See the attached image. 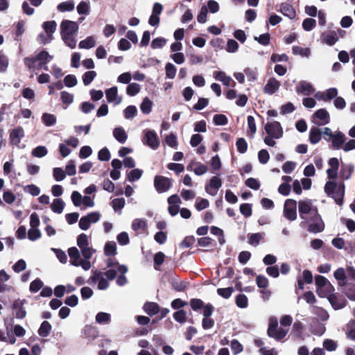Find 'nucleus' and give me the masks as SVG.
<instances>
[{
	"instance_id": "1",
	"label": "nucleus",
	"mask_w": 355,
	"mask_h": 355,
	"mask_svg": "<svg viewBox=\"0 0 355 355\" xmlns=\"http://www.w3.org/2000/svg\"><path fill=\"white\" fill-rule=\"evenodd\" d=\"M52 59L53 56L49 55L48 51L43 50L37 53L35 57H26L24 59V63L29 70H34L35 69V63L38 61V69L47 71V64Z\"/></svg>"
},
{
	"instance_id": "2",
	"label": "nucleus",
	"mask_w": 355,
	"mask_h": 355,
	"mask_svg": "<svg viewBox=\"0 0 355 355\" xmlns=\"http://www.w3.org/2000/svg\"><path fill=\"white\" fill-rule=\"evenodd\" d=\"M298 209L300 218L304 220H308L309 217L315 216L319 214L318 209L313 207L310 200H300Z\"/></svg>"
},
{
	"instance_id": "3",
	"label": "nucleus",
	"mask_w": 355,
	"mask_h": 355,
	"mask_svg": "<svg viewBox=\"0 0 355 355\" xmlns=\"http://www.w3.org/2000/svg\"><path fill=\"white\" fill-rule=\"evenodd\" d=\"M278 327V322L276 318H270L269 320V325L267 330L268 336L270 338H274L277 340L283 339L288 331V329Z\"/></svg>"
},
{
	"instance_id": "4",
	"label": "nucleus",
	"mask_w": 355,
	"mask_h": 355,
	"mask_svg": "<svg viewBox=\"0 0 355 355\" xmlns=\"http://www.w3.org/2000/svg\"><path fill=\"white\" fill-rule=\"evenodd\" d=\"M297 201L287 199L284 207V216L288 220L293 221L297 218Z\"/></svg>"
},
{
	"instance_id": "5",
	"label": "nucleus",
	"mask_w": 355,
	"mask_h": 355,
	"mask_svg": "<svg viewBox=\"0 0 355 355\" xmlns=\"http://www.w3.org/2000/svg\"><path fill=\"white\" fill-rule=\"evenodd\" d=\"M214 311V306L211 304H206L205 310L202 311L204 318L202 320V327L205 330L209 329L214 326V320L210 318V316L212 315Z\"/></svg>"
},
{
	"instance_id": "6",
	"label": "nucleus",
	"mask_w": 355,
	"mask_h": 355,
	"mask_svg": "<svg viewBox=\"0 0 355 355\" xmlns=\"http://www.w3.org/2000/svg\"><path fill=\"white\" fill-rule=\"evenodd\" d=\"M309 220L311 223L308 225V232L316 234L322 232L324 230V223L319 214L315 216L309 217Z\"/></svg>"
},
{
	"instance_id": "7",
	"label": "nucleus",
	"mask_w": 355,
	"mask_h": 355,
	"mask_svg": "<svg viewBox=\"0 0 355 355\" xmlns=\"http://www.w3.org/2000/svg\"><path fill=\"white\" fill-rule=\"evenodd\" d=\"M266 133L271 137L279 139L282 136L283 130L281 124L278 121L267 123L265 125Z\"/></svg>"
},
{
	"instance_id": "8",
	"label": "nucleus",
	"mask_w": 355,
	"mask_h": 355,
	"mask_svg": "<svg viewBox=\"0 0 355 355\" xmlns=\"http://www.w3.org/2000/svg\"><path fill=\"white\" fill-rule=\"evenodd\" d=\"M154 186L158 193H164L171 187V180L168 178L157 175L155 177Z\"/></svg>"
},
{
	"instance_id": "9",
	"label": "nucleus",
	"mask_w": 355,
	"mask_h": 355,
	"mask_svg": "<svg viewBox=\"0 0 355 355\" xmlns=\"http://www.w3.org/2000/svg\"><path fill=\"white\" fill-rule=\"evenodd\" d=\"M313 122L318 125L328 124L330 122V115L325 109H319L313 115Z\"/></svg>"
},
{
	"instance_id": "10",
	"label": "nucleus",
	"mask_w": 355,
	"mask_h": 355,
	"mask_svg": "<svg viewBox=\"0 0 355 355\" xmlns=\"http://www.w3.org/2000/svg\"><path fill=\"white\" fill-rule=\"evenodd\" d=\"M78 26L76 22L64 19L60 24V34L63 35H73L78 31Z\"/></svg>"
},
{
	"instance_id": "11",
	"label": "nucleus",
	"mask_w": 355,
	"mask_h": 355,
	"mask_svg": "<svg viewBox=\"0 0 355 355\" xmlns=\"http://www.w3.org/2000/svg\"><path fill=\"white\" fill-rule=\"evenodd\" d=\"M144 139V144L154 150L159 146L157 135L153 130H147L145 133Z\"/></svg>"
},
{
	"instance_id": "12",
	"label": "nucleus",
	"mask_w": 355,
	"mask_h": 355,
	"mask_svg": "<svg viewBox=\"0 0 355 355\" xmlns=\"http://www.w3.org/2000/svg\"><path fill=\"white\" fill-rule=\"evenodd\" d=\"M221 186V179L218 176H213L210 179L209 183L205 186V191L209 194L214 196L216 195L217 190L219 189Z\"/></svg>"
},
{
	"instance_id": "13",
	"label": "nucleus",
	"mask_w": 355,
	"mask_h": 355,
	"mask_svg": "<svg viewBox=\"0 0 355 355\" xmlns=\"http://www.w3.org/2000/svg\"><path fill=\"white\" fill-rule=\"evenodd\" d=\"M214 78L223 83V84L227 87L231 86L234 87L236 86V83L232 78L227 76L224 71H216L214 72Z\"/></svg>"
},
{
	"instance_id": "14",
	"label": "nucleus",
	"mask_w": 355,
	"mask_h": 355,
	"mask_svg": "<svg viewBox=\"0 0 355 355\" xmlns=\"http://www.w3.org/2000/svg\"><path fill=\"white\" fill-rule=\"evenodd\" d=\"M327 299L335 310L340 309L346 306L347 301L336 293L329 295Z\"/></svg>"
},
{
	"instance_id": "15",
	"label": "nucleus",
	"mask_w": 355,
	"mask_h": 355,
	"mask_svg": "<svg viewBox=\"0 0 355 355\" xmlns=\"http://www.w3.org/2000/svg\"><path fill=\"white\" fill-rule=\"evenodd\" d=\"M345 140L346 137L344 133L340 131L336 132L330 140L331 141V148L336 150L343 148Z\"/></svg>"
},
{
	"instance_id": "16",
	"label": "nucleus",
	"mask_w": 355,
	"mask_h": 355,
	"mask_svg": "<svg viewBox=\"0 0 355 355\" xmlns=\"http://www.w3.org/2000/svg\"><path fill=\"white\" fill-rule=\"evenodd\" d=\"M26 302L25 300H21L19 299L15 300L12 304V309L15 311V318L17 319H23L26 315V311L24 308V304Z\"/></svg>"
},
{
	"instance_id": "17",
	"label": "nucleus",
	"mask_w": 355,
	"mask_h": 355,
	"mask_svg": "<svg viewBox=\"0 0 355 355\" xmlns=\"http://www.w3.org/2000/svg\"><path fill=\"white\" fill-rule=\"evenodd\" d=\"M280 85V82L276 78H270L263 87V92L272 95L279 89Z\"/></svg>"
},
{
	"instance_id": "18",
	"label": "nucleus",
	"mask_w": 355,
	"mask_h": 355,
	"mask_svg": "<svg viewBox=\"0 0 355 355\" xmlns=\"http://www.w3.org/2000/svg\"><path fill=\"white\" fill-rule=\"evenodd\" d=\"M24 136V129L19 126L14 128L10 133V142L12 144L17 145L20 143L21 139Z\"/></svg>"
},
{
	"instance_id": "19",
	"label": "nucleus",
	"mask_w": 355,
	"mask_h": 355,
	"mask_svg": "<svg viewBox=\"0 0 355 355\" xmlns=\"http://www.w3.org/2000/svg\"><path fill=\"white\" fill-rule=\"evenodd\" d=\"M315 89L312 85L306 81H301L296 87V92L298 94H303L306 96H309L314 92Z\"/></svg>"
},
{
	"instance_id": "20",
	"label": "nucleus",
	"mask_w": 355,
	"mask_h": 355,
	"mask_svg": "<svg viewBox=\"0 0 355 355\" xmlns=\"http://www.w3.org/2000/svg\"><path fill=\"white\" fill-rule=\"evenodd\" d=\"M279 11L285 16L291 19H293L296 17V12L292 5L288 3H282L280 5Z\"/></svg>"
},
{
	"instance_id": "21",
	"label": "nucleus",
	"mask_w": 355,
	"mask_h": 355,
	"mask_svg": "<svg viewBox=\"0 0 355 355\" xmlns=\"http://www.w3.org/2000/svg\"><path fill=\"white\" fill-rule=\"evenodd\" d=\"M338 95V90L336 88H330L326 91V93H317L315 97L318 100H323L324 101H329L333 98H336Z\"/></svg>"
},
{
	"instance_id": "22",
	"label": "nucleus",
	"mask_w": 355,
	"mask_h": 355,
	"mask_svg": "<svg viewBox=\"0 0 355 355\" xmlns=\"http://www.w3.org/2000/svg\"><path fill=\"white\" fill-rule=\"evenodd\" d=\"M82 334L86 338L94 340L98 336V331L96 327L92 325L86 324L83 329Z\"/></svg>"
},
{
	"instance_id": "23",
	"label": "nucleus",
	"mask_w": 355,
	"mask_h": 355,
	"mask_svg": "<svg viewBox=\"0 0 355 355\" xmlns=\"http://www.w3.org/2000/svg\"><path fill=\"white\" fill-rule=\"evenodd\" d=\"M144 311L150 316L156 315L159 311V306L156 302H146L143 306Z\"/></svg>"
},
{
	"instance_id": "24",
	"label": "nucleus",
	"mask_w": 355,
	"mask_h": 355,
	"mask_svg": "<svg viewBox=\"0 0 355 355\" xmlns=\"http://www.w3.org/2000/svg\"><path fill=\"white\" fill-rule=\"evenodd\" d=\"M68 254L70 257V263L75 266H80V252L77 248L71 247L68 250Z\"/></svg>"
},
{
	"instance_id": "25",
	"label": "nucleus",
	"mask_w": 355,
	"mask_h": 355,
	"mask_svg": "<svg viewBox=\"0 0 355 355\" xmlns=\"http://www.w3.org/2000/svg\"><path fill=\"white\" fill-rule=\"evenodd\" d=\"M328 280L326 277L322 275H316L315 277V283L316 285V293L319 296H324L323 294V287L325 286Z\"/></svg>"
},
{
	"instance_id": "26",
	"label": "nucleus",
	"mask_w": 355,
	"mask_h": 355,
	"mask_svg": "<svg viewBox=\"0 0 355 355\" xmlns=\"http://www.w3.org/2000/svg\"><path fill=\"white\" fill-rule=\"evenodd\" d=\"M343 293L352 301H355V284L346 283L343 286Z\"/></svg>"
},
{
	"instance_id": "27",
	"label": "nucleus",
	"mask_w": 355,
	"mask_h": 355,
	"mask_svg": "<svg viewBox=\"0 0 355 355\" xmlns=\"http://www.w3.org/2000/svg\"><path fill=\"white\" fill-rule=\"evenodd\" d=\"M322 138V132L320 130L317 128L313 126L309 132V141L312 144H318Z\"/></svg>"
},
{
	"instance_id": "28",
	"label": "nucleus",
	"mask_w": 355,
	"mask_h": 355,
	"mask_svg": "<svg viewBox=\"0 0 355 355\" xmlns=\"http://www.w3.org/2000/svg\"><path fill=\"white\" fill-rule=\"evenodd\" d=\"M113 136L121 144H124L128 138V135L122 127L115 128L113 130Z\"/></svg>"
},
{
	"instance_id": "29",
	"label": "nucleus",
	"mask_w": 355,
	"mask_h": 355,
	"mask_svg": "<svg viewBox=\"0 0 355 355\" xmlns=\"http://www.w3.org/2000/svg\"><path fill=\"white\" fill-rule=\"evenodd\" d=\"M52 329L51 324L46 320L43 321L37 331L38 334L42 337H47Z\"/></svg>"
},
{
	"instance_id": "30",
	"label": "nucleus",
	"mask_w": 355,
	"mask_h": 355,
	"mask_svg": "<svg viewBox=\"0 0 355 355\" xmlns=\"http://www.w3.org/2000/svg\"><path fill=\"white\" fill-rule=\"evenodd\" d=\"M42 27L49 37L51 39L53 33L56 30L57 24L55 21H48L43 23Z\"/></svg>"
},
{
	"instance_id": "31",
	"label": "nucleus",
	"mask_w": 355,
	"mask_h": 355,
	"mask_svg": "<svg viewBox=\"0 0 355 355\" xmlns=\"http://www.w3.org/2000/svg\"><path fill=\"white\" fill-rule=\"evenodd\" d=\"M322 37L323 42L329 46H333L338 41L336 33L334 31L329 32L327 34L323 33Z\"/></svg>"
},
{
	"instance_id": "32",
	"label": "nucleus",
	"mask_w": 355,
	"mask_h": 355,
	"mask_svg": "<svg viewBox=\"0 0 355 355\" xmlns=\"http://www.w3.org/2000/svg\"><path fill=\"white\" fill-rule=\"evenodd\" d=\"M64 207V202L60 198L54 199L51 205V210L57 214H61L63 211Z\"/></svg>"
},
{
	"instance_id": "33",
	"label": "nucleus",
	"mask_w": 355,
	"mask_h": 355,
	"mask_svg": "<svg viewBox=\"0 0 355 355\" xmlns=\"http://www.w3.org/2000/svg\"><path fill=\"white\" fill-rule=\"evenodd\" d=\"M334 277L338 280V285L343 286L345 285L346 282V275L344 268H339L334 273Z\"/></svg>"
},
{
	"instance_id": "34",
	"label": "nucleus",
	"mask_w": 355,
	"mask_h": 355,
	"mask_svg": "<svg viewBox=\"0 0 355 355\" xmlns=\"http://www.w3.org/2000/svg\"><path fill=\"white\" fill-rule=\"evenodd\" d=\"M346 336L348 339L355 341V320H351L346 325Z\"/></svg>"
},
{
	"instance_id": "35",
	"label": "nucleus",
	"mask_w": 355,
	"mask_h": 355,
	"mask_svg": "<svg viewBox=\"0 0 355 355\" xmlns=\"http://www.w3.org/2000/svg\"><path fill=\"white\" fill-rule=\"evenodd\" d=\"M342 187H338V184L332 181H329L325 184L324 191L328 196L335 194L336 190L340 191Z\"/></svg>"
},
{
	"instance_id": "36",
	"label": "nucleus",
	"mask_w": 355,
	"mask_h": 355,
	"mask_svg": "<svg viewBox=\"0 0 355 355\" xmlns=\"http://www.w3.org/2000/svg\"><path fill=\"white\" fill-rule=\"evenodd\" d=\"M338 187H342L340 191L336 190L335 194L332 195V198L334 199L336 204L341 205L343 203V198L345 194V186L343 184L338 185Z\"/></svg>"
},
{
	"instance_id": "37",
	"label": "nucleus",
	"mask_w": 355,
	"mask_h": 355,
	"mask_svg": "<svg viewBox=\"0 0 355 355\" xmlns=\"http://www.w3.org/2000/svg\"><path fill=\"white\" fill-rule=\"evenodd\" d=\"M189 303L191 309L195 311H198L200 309H202V311H204L205 307L206 306V304L204 303V302L198 298L191 299Z\"/></svg>"
},
{
	"instance_id": "38",
	"label": "nucleus",
	"mask_w": 355,
	"mask_h": 355,
	"mask_svg": "<svg viewBox=\"0 0 355 355\" xmlns=\"http://www.w3.org/2000/svg\"><path fill=\"white\" fill-rule=\"evenodd\" d=\"M42 121L45 125L49 127L56 123V117L52 114L44 113L42 116Z\"/></svg>"
},
{
	"instance_id": "39",
	"label": "nucleus",
	"mask_w": 355,
	"mask_h": 355,
	"mask_svg": "<svg viewBox=\"0 0 355 355\" xmlns=\"http://www.w3.org/2000/svg\"><path fill=\"white\" fill-rule=\"evenodd\" d=\"M73 9L74 3L72 0L62 2L58 6V10L60 12L72 11Z\"/></svg>"
},
{
	"instance_id": "40",
	"label": "nucleus",
	"mask_w": 355,
	"mask_h": 355,
	"mask_svg": "<svg viewBox=\"0 0 355 355\" xmlns=\"http://www.w3.org/2000/svg\"><path fill=\"white\" fill-rule=\"evenodd\" d=\"M104 253L106 256H114L116 254V245L114 242H107L104 247Z\"/></svg>"
},
{
	"instance_id": "41",
	"label": "nucleus",
	"mask_w": 355,
	"mask_h": 355,
	"mask_svg": "<svg viewBox=\"0 0 355 355\" xmlns=\"http://www.w3.org/2000/svg\"><path fill=\"white\" fill-rule=\"evenodd\" d=\"M96 44L95 40L93 37H87L86 39L82 40L79 43V47L80 49H89L94 47Z\"/></svg>"
},
{
	"instance_id": "42",
	"label": "nucleus",
	"mask_w": 355,
	"mask_h": 355,
	"mask_svg": "<svg viewBox=\"0 0 355 355\" xmlns=\"http://www.w3.org/2000/svg\"><path fill=\"white\" fill-rule=\"evenodd\" d=\"M141 89V87L138 83H130L126 88V93L128 96H134L137 94Z\"/></svg>"
},
{
	"instance_id": "43",
	"label": "nucleus",
	"mask_w": 355,
	"mask_h": 355,
	"mask_svg": "<svg viewBox=\"0 0 355 355\" xmlns=\"http://www.w3.org/2000/svg\"><path fill=\"white\" fill-rule=\"evenodd\" d=\"M152 105H153V102L148 97H146L143 100V101L140 105V109L144 114H147L151 112Z\"/></svg>"
},
{
	"instance_id": "44",
	"label": "nucleus",
	"mask_w": 355,
	"mask_h": 355,
	"mask_svg": "<svg viewBox=\"0 0 355 355\" xmlns=\"http://www.w3.org/2000/svg\"><path fill=\"white\" fill-rule=\"evenodd\" d=\"M236 146L239 153L243 154L248 150V143L244 138H239L236 141Z\"/></svg>"
},
{
	"instance_id": "45",
	"label": "nucleus",
	"mask_w": 355,
	"mask_h": 355,
	"mask_svg": "<svg viewBox=\"0 0 355 355\" xmlns=\"http://www.w3.org/2000/svg\"><path fill=\"white\" fill-rule=\"evenodd\" d=\"M9 64V60L3 51H0V73L5 72Z\"/></svg>"
},
{
	"instance_id": "46",
	"label": "nucleus",
	"mask_w": 355,
	"mask_h": 355,
	"mask_svg": "<svg viewBox=\"0 0 355 355\" xmlns=\"http://www.w3.org/2000/svg\"><path fill=\"white\" fill-rule=\"evenodd\" d=\"M165 254L162 252H158L154 255V268L159 270V267L164 263Z\"/></svg>"
},
{
	"instance_id": "47",
	"label": "nucleus",
	"mask_w": 355,
	"mask_h": 355,
	"mask_svg": "<svg viewBox=\"0 0 355 355\" xmlns=\"http://www.w3.org/2000/svg\"><path fill=\"white\" fill-rule=\"evenodd\" d=\"M293 53L300 55L302 57H308L310 55V50L308 48H302L300 46H293L292 48Z\"/></svg>"
},
{
	"instance_id": "48",
	"label": "nucleus",
	"mask_w": 355,
	"mask_h": 355,
	"mask_svg": "<svg viewBox=\"0 0 355 355\" xmlns=\"http://www.w3.org/2000/svg\"><path fill=\"white\" fill-rule=\"evenodd\" d=\"M117 87H112L105 91V95L107 101L109 103H112L114 101L117 97Z\"/></svg>"
},
{
	"instance_id": "49",
	"label": "nucleus",
	"mask_w": 355,
	"mask_h": 355,
	"mask_svg": "<svg viewBox=\"0 0 355 355\" xmlns=\"http://www.w3.org/2000/svg\"><path fill=\"white\" fill-rule=\"evenodd\" d=\"M316 26V21L312 18H306L302 22V28L306 31H311Z\"/></svg>"
},
{
	"instance_id": "50",
	"label": "nucleus",
	"mask_w": 355,
	"mask_h": 355,
	"mask_svg": "<svg viewBox=\"0 0 355 355\" xmlns=\"http://www.w3.org/2000/svg\"><path fill=\"white\" fill-rule=\"evenodd\" d=\"M62 39L67 46L70 47L71 49H74L76 46V40L73 37V35H61Z\"/></svg>"
},
{
	"instance_id": "51",
	"label": "nucleus",
	"mask_w": 355,
	"mask_h": 355,
	"mask_svg": "<svg viewBox=\"0 0 355 355\" xmlns=\"http://www.w3.org/2000/svg\"><path fill=\"white\" fill-rule=\"evenodd\" d=\"M143 171L139 168L132 169L128 174V179L130 182L138 180L142 175Z\"/></svg>"
},
{
	"instance_id": "52",
	"label": "nucleus",
	"mask_w": 355,
	"mask_h": 355,
	"mask_svg": "<svg viewBox=\"0 0 355 355\" xmlns=\"http://www.w3.org/2000/svg\"><path fill=\"white\" fill-rule=\"evenodd\" d=\"M47 153L48 150L45 146H39L32 150L31 154L35 157H43L47 154Z\"/></svg>"
},
{
	"instance_id": "53",
	"label": "nucleus",
	"mask_w": 355,
	"mask_h": 355,
	"mask_svg": "<svg viewBox=\"0 0 355 355\" xmlns=\"http://www.w3.org/2000/svg\"><path fill=\"white\" fill-rule=\"evenodd\" d=\"M96 76L95 71H88L83 75V81L85 85H89Z\"/></svg>"
},
{
	"instance_id": "54",
	"label": "nucleus",
	"mask_w": 355,
	"mask_h": 355,
	"mask_svg": "<svg viewBox=\"0 0 355 355\" xmlns=\"http://www.w3.org/2000/svg\"><path fill=\"white\" fill-rule=\"evenodd\" d=\"M213 122L216 125H225L228 123V119L225 115L217 114L214 116Z\"/></svg>"
},
{
	"instance_id": "55",
	"label": "nucleus",
	"mask_w": 355,
	"mask_h": 355,
	"mask_svg": "<svg viewBox=\"0 0 355 355\" xmlns=\"http://www.w3.org/2000/svg\"><path fill=\"white\" fill-rule=\"evenodd\" d=\"M248 125L249 128L248 135L252 137L257 132V126L254 118L252 116H248L247 118Z\"/></svg>"
},
{
	"instance_id": "56",
	"label": "nucleus",
	"mask_w": 355,
	"mask_h": 355,
	"mask_svg": "<svg viewBox=\"0 0 355 355\" xmlns=\"http://www.w3.org/2000/svg\"><path fill=\"white\" fill-rule=\"evenodd\" d=\"M256 284L259 288H267L269 286V281L265 276L259 275L256 277Z\"/></svg>"
},
{
	"instance_id": "57",
	"label": "nucleus",
	"mask_w": 355,
	"mask_h": 355,
	"mask_svg": "<svg viewBox=\"0 0 355 355\" xmlns=\"http://www.w3.org/2000/svg\"><path fill=\"white\" fill-rule=\"evenodd\" d=\"M146 222L143 219H135L132 223V228L136 232L140 230H144L146 228Z\"/></svg>"
},
{
	"instance_id": "58",
	"label": "nucleus",
	"mask_w": 355,
	"mask_h": 355,
	"mask_svg": "<svg viewBox=\"0 0 355 355\" xmlns=\"http://www.w3.org/2000/svg\"><path fill=\"white\" fill-rule=\"evenodd\" d=\"M110 320V315L105 312H99L96 315V321L99 324L108 323Z\"/></svg>"
},
{
	"instance_id": "59",
	"label": "nucleus",
	"mask_w": 355,
	"mask_h": 355,
	"mask_svg": "<svg viewBox=\"0 0 355 355\" xmlns=\"http://www.w3.org/2000/svg\"><path fill=\"white\" fill-rule=\"evenodd\" d=\"M234 292V288L232 287L227 288H220L217 289V293L222 297L225 299H228L232 295Z\"/></svg>"
},
{
	"instance_id": "60",
	"label": "nucleus",
	"mask_w": 355,
	"mask_h": 355,
	"mask_svg": "<svg viewBox=\"0 0 355 355\" xmlns=\"http://www.w3.org/2000/svg\"><path fill=\"white\" fill-rule=\"evenodd\" d=\"M77 12L79 15H87L89 12V4L81 1L77 6Z\"/></svg>"
},
{
	"instance_id": "61",
	"label": "nucleus",
	"mask_w": 355,
	"mask_h": 355,
	"mask_svg": "<svg viewBox=\"0 0 355 355\" xmlns=\"http://www.w3.org/2000/svg\"><path fill=\"white\" fill-rule=\"evenodd\" d=\"M240 211L245 217L248 218L252 216V205L249 203H243L240 205Z\"/></svg>"
},
{
	"instance_id": "62",
	"label": "nucleus",
	"mask_w": 355,
	"mask_h": 355,
	"mask_svg": "<svg viewBox=\"0 0 355 355\" xmlns=\"http://www.w3.org/2000/svg\"><path fill=\"white\" fill-rule=\"evenodd\" d=\"M166 76L168 78L173 79L175 78L176 74V67L172 63H167L165 66Z\"/></svg>"
},
{
	"instance_id": "63",
	"label": "nucleus",
	"mask_w": 355,
	"mask_h": 355,
	"mask_svg": "<svg viewBox=\"0 0 355 355\" xmlns=\"http://www.w3.org/2000/svg\"><path fill=\"white\" fill-rule=\"evenodd\" d=\"M44 286V284L41 279L37 278L33 280L30 284V291L32 293H36L39 291Z\"/></svg>"
},
{
	"instance_id": "64",
	"label": "nucleus",
	"mask_w": 355,
	"mask_h": 355,
	"mask_svg": "<svg viewBox=\"0 0 355 355\" xmlns=\"http://www.w3.org/2000/svg\"><path fill=\"white\" fill-rule=\"evenodd\" d=\"M125 204V200L123 198H115L112 201V208L115 211L122 209Z\"/></svg>"
}]
</instances>
